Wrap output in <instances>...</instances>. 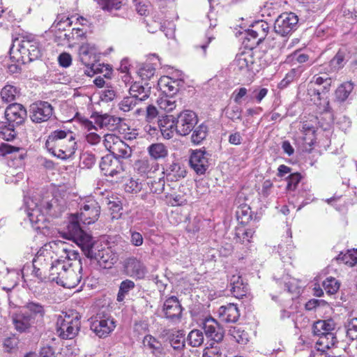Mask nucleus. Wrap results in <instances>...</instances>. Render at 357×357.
Here are the masks:
<instances>
[{
	"label": "nucleus",
	"mask_w": 357,
	"mask_h": 357,
	"mask_svg": "<svg viewBox=\"0 0 357 357\" xmlns=\"http://www.w3.org/2000/svg\"><path fill=\"white\" fill-rule=\"evenodd\" d=\"M26 210L29 222L33 229H40L43 227L47 217L57 218L67 208L66 200L61 196H53L43 198L39 202L31 199L26 202Z\"/></svg>",
	"instance_id": "obj_1"
},
{
	"label": "nucleus",
	"mask_w": 357,
	"mask_h": 357,
	"mask_svg": "<svg viewBox=\"0 0 357 357\" xmlns=\"http://www.w3.org/2000/svg\"><path fill=\"white\" fill-rule=\"evenodd\" d=\"M45 147L49 153L57 158L66 160L77 149L75 134L70 130H56L48 136Z\"/></svg>",
	"instance_id": "obj_2"
},
{
	"label": "nucleus",
	"mask_w": 357,
	"mask_h": 357,
	"mask_svg": "<svg viewBox=\"0 0 357 357\" xmlns=\"http://www.w3.org/2000/svg\"><path fill=\"white\" fill-rule=\"evenodd\" d=\"M335 327L336 324L332 319L319 320L314 323L312 332L318 337L316 342L318 349L329 350L337 343L335 333Z\"/></svg>",
	"instance_id": "obj_3"
},
{
	"label": "nucleus",
	"mask_w": 357,
	"mask_h": 357,
	"mask_svg": "<svg viewBox=\"0 0 357 357\" xmlns=\"http://www.w3.org/2000/svg\"><path fill=\"white\" fill-rule=\"evenodd\" d=\"M79 221L78 215L72 214L66 227L59 233L63 238L75 242L83 251L84 248L91 245L93 238L81 228Z\"/></svg>",
	"instance_id": "obj_4"
},
{
	"label": "nucleus",
	"mask_w": 357,
	"mask_h": 357,
	"mask_svg": "<svg viewBox=\"0 0 357 357\" xmlns=\"http://www.w3.org/2000/svg\"><path fill=\"white\" fill-rule=\"evenodd\" d=\"M80 328V321L77 312H62L58 316L56 331L63 339H73Z\"/></svg>",
	"instance_id": "obj_5"
},
{
	"label": "nucleus",
	"mask_w": 357,
	"mask_h": 357,
	"mask_svg": "<svg viewBox=\"0 0 357 357\" xmlns=\"http://www.w3.org/2000/svg\"><path fill=\"white\" fill-rule=\"evenodd\" d=\"M83 252L86 257L97 261L105 268H111L117 261L116 256L108 248L99 249L93 240L89 246L84 248Z\"/></svg>",
	"instance_id": "obj_6"
},
{
	"label": "nucleus",
	"mask_w": 357,
	"mask_h": 357,
	"mask_svg": "<svg viewBox=\"0 0 357 357\" xmlns=\"http://www.w3.org/2000/svg\"><path fill=\"white\" fill-rule=\"evenodd\" d=\"M98 54L96 46L93 43H86L79 47V59L82 63L88 67L86 73L89 76H93L94 74L101 72L99 68L100 64L97 63Z\"/></svg>",
	"instance_id": "obj_7"
},
{
	"label": "nucleus",
	"mask_w": 357,
	"mask_h": 357,
	"mask_svg": "<svg viewBox=\"0 0 357 357\" xmlns=\"http://www.w3.org/2000/svg\"><path fill=\"white\" fill-rule=\"evenodd\" d=\"M149 155L144 156L134 163L135 171L141 176L153 178L156 171V144L148 148Z\"/></svg>",
	"instance_id": "obj_8"
},
{
	"label": "nucleus",
	"mask_w": 357,
	"mask_h": 357,
	"mask_svg": "<svg viewBox=\"0 0 357 357\" xmlns=\"http://www.w3.org/2000/svg\"><path fill=\"white\" fill-rule=\"evenodd\" d=\"M90 328L99 337H107L116 328V323L112 316L105 312H100L91 318Z\"/></svg>",
	"instance_id": "obj_9"
},
{
	"label": "nucleus",
	"mask_w": 357,
	"mask_h": 357,
	"mask_svg": "<svg viewBox=\"0 0 357 357\" xmlns=\"http://www.w3.org/2000/svg\"><path fill=\"white\" fill-rule=\"evenodd\" d=\"M298 18L294 13H283L275 21V32L282 36L291 35L298 27Z\"/></svg>",
	"instance_id": "obj_10"
},
{
	"label": "nucleus",
	"mask_w": 357,
	"mask_h": 357,
	"mask_svg": "<svg viewBox=\"0 0 357 357\" xmlns=\"http://www.w3.org/2000/svg\"><path fill=\"white\" fill-rule=\"evenodd\" d=\"M26 116V110L20 104L13 103L7 107L5 111V117L9 123V126L11 127L7 140H10L14 138L15 132L13 128L15 126H18L24 122L25 117Z\"/></svg>",
	"instance_id": "obj_11"
},
{
	"label": "nucleus",
	"mask_w": 357,
	"mask_h": 357,
	"mask_svg": "<svg viewBox=\"0 0 357 357\" xmlns=\"http://www.w3.org/2000/svg\"><path fill=\"white\" fill-rule=\"evenodd\" d=\"M50 265L48 267V279L51 281L60 282L61 278L63 275H65V273L68 267H75L79 271H82V266L81 260L75 261V263H70L68 261L61 259H56L49 263Z\"/></svg>",
	"instance_id": "obj_12"
},
{
	"label": "nucleus",
	"mask_w": 357,
	"mask_h": 357,
	"mask_svg": "<svg viewBox=\"0 0 357 357\" xmlns=\"http://www.w3.org/2000/svg\"><path fill=\"white\" fill-rule=\"evenodd\" d=\"M100 206L93 199H86L81 206L79 213L75 214L84 225L94 223L99 218Z\"/></svg>",
	"instance_id": "obj_13"
},
{
	"label": "nucleus",
	"mask_w": 357,
	"mask_h": 357,
	"mask_svg": "<svg viewBox=\"0 0 357 357\" xmlns=\"http://www.w3.org/2000/svg\"><path fill=\"white\" fill-rule=\"evenodd\" d=\"M198 118L192 110H184L181 112L176 121V132L181 136L188 135L195 127Z\"/></svg>",
	"instance_id": "obj_14"
},
{
	"label": "nucleus",
	"mask_w": 357,
	"mask_h": 357,
	"mask_svg": "<svg viewBox=\"0 0 357 357\" xmlns=\"http://www.w3.org/2000/svg\"><path fill=\"white\" fill-rule=\"evenodd\" d=\"M53 111V107L48 102H36L30 106V118L36 123L46 122L52 117Z\"/></svg>",
	"instance_id": "obj_15"
},
{
	"label": "nucleus",
	"mask_w": 357,
	"mask_h": 357,
	"mask_svg": "<svg viewBox=\"0 0 357 357\" xmlns=\"http://www.w3.org/2000/svg\"><path fill=\"white\" fill-rule=\"evenodd\" d=\"M15 43H18V51L22 58L27 57L31 61L40 57L41 50L39 43L33 38L24 37L21 40L17 39Z\"/></svg>",
	"instance_id": "obj_16"
},
{
	"label": "nucleus",
	"mask_w": 357,
	"mask_h": 357,
	"mask_svg": "<svg viewBox=\"0 0 357 357\" xmlns=\"http://www.w3.org/2000/svg\"><path fill=\"white\" fill-rule=\"evenodd\" d=\"M209 155L201 149L193 151L190 155L189 163L191 168L198 175L204 174L209 167Z\"/></svg>",
	"instance_id": "obj_17"
},
{
	"label": "nucleus",
	"mask_w": 357,
	"mask_h": 357,
	"mask_svg": "<svg viewBox=\"0 0 357 357\" xmlns=\"http://www.w3.org/2000/svg\"><path fill=\"white\" fill-rule=\"evenodd\" d=\"M202 328L207 337L217 343L222 340L225 334L224 330L213 318L204 319L202 322Z\"/></svg>",
	"instance_id": "obj_18"
},
{
	"label": "nucleus",
	"mask_w": 357,
	"mask_h": 357,
	"mask_svg": "<svg viewBox=\"0 0 357 357\" xmlns=\"http://www.w3.org/2000/svg\"><path fill=\"white\" fill-rule=\"evenodd\" d=\"M100 168L105 176L112 177L123 171V167L119 158L112 155H107L102 158Z\"/></svg>",
	"instance_id": "obj_19"
},
{
	"label": "nucleus",
	"mask_w": 357,
	"mask_h": 357,
	"mask_svg": "<svg viewBox=\"0 0 357 357\" xmlns=\"http://www.w3.org/2000/svg\"><path fill=\"white\" fill-rule=\"evenodd\" d=\"M254 58L250 50L243 52L236 55L231 66L234 71L245 73L252 70Z\"/></svg>",
	"instance_id": "obj_20"
},
{
	"label": "nucleus",
	"mask_w": 357,
	"mask_h": 357,
	"mask_svg": "<svg viewBox=\"0 0 357 357\" xmlns=\"http://www.w3.org/2000/svg\"><path fill=\"white\" fill-rule=\"evenodd\" d=\"M47 307L36 301H29L23 307V310L36 325L43 323Z\"/></svg>",
	"instance_id": "obj_21"
},
{
	"label": "nucleus",
	"mask_w": 357,
	"mask_h": 357,
	"mask_svg": "<svg viewBox=\"0 0 357 357\" xmlns=\"http://www.w3.org/2000/svg\"><path fill=\"white\" fill-rule=\"evenodd\" d=\"M162 311L167 319L177 321L180 320L182 307L178 298L176 296H171L165 300Z\"/></svg>",
	"instance_id": "obj_22"
},
{
	"label": "nucleus",
	"mask_w": 357,
	"mask_h": 357,
	"mask_svg": "<svg viewBox=\"0 0 357 357\" xmlns=\"http://www.w3.org/2000/svg\"><path fill=\"white\" fill-rule=\"evenodd\" d=\"M85 36V31L79 27L73 28L71 31L65 33H56V40L59 44L76 43Z\"/></svg>",
	"instance_id": "obj_23"
},
{
	"label": "nucleus",
	"mask_w": 357,
	"mask_h": 357,
	"mask_svg": "<svg viewBox=\"0 0 357 357\" xmlns=\"http://www.w3.org/2000/svg\"><path fill=\"white\" fill-rule=\"evenodd\" d=\"M82 272L75 267H68L65 275H63L60 282H58V284L68 289L75 287L82 278Z\"/></svg>",
	"instance_id": "obj_24"
},
{
	"label": "nucleus",
	"mask_w": 357,
	"mask_h": 357,
	"mask_svg": "<svg viewBox=\"0 0 357 357\" xmlns=\"http://www.w3.org/2000/svg\"><path fill=\"white\" fill-rule=\"evenodd\" d=\"M158 126L162 136L165 139H171L176 132V121L172 116L161 114L160 118H158Z\"/></svg>",
	"instance_id": "obj_25"
},
{
	"label": "nucleus",
	"mask_w": 357,
	"mask_h": 357,
	"mask_svg": "<svg viewBox=\"0 0 357 357\" xmlns=\"http://www.w3.org/2000/svg\"><path fill=\"white\" fill-rule=\"evenodd\" d=\"M218 313L220 319L226 323L236 322L240 316L238 308L234 303L220 307Z\"/></svg>",
	"instance_id": "obj_26"
},
{
	"label": "nucleus",
	"mask_w": 357,
	"mask_h": 357,
	"mask_svg": "<svg viewBox=\"0 0 357 357\" xmlns=\"http://www.w3.org/2000/svg\"><path fill=\"white\" fill-rule=\"evenodd\" d=\"M230 291L237 298H242L248 292V284L245 283L238 273L232 275L229 279Z\"/></svg>",
	"instance_id": "obj_27"
},
{
	"label": "nucleus",
	"mask_w": 357,
	"mask_h": 357,
	"mask_svg": "<svg viewBox=\"0 0 357 357\" xmlns=\"http://www.w3.org/2000/svg\"><path fill=\"white\" fill-rule=\"evenodd\" d=\"M1 274L2 275V288L7 291H11L17 284L21 275L19 270H10L8 268H6L5 271L1 272Z\"/></svg>",
	"instance_id": "obj_28"
},
{
	"label": "nucleus",
	"mask_w": 357,
	"mask_h": 357,
	"mask_svg": "<svg viewBox=\"0 0 357 357\" xmlns=\"http://www.w3.org/2000/svg\"><path fill=\"white\" fill-rule=\"evenodd\" d=\"M178 81L172 79L169 76H161L158 80V90L161 95H174L178 91Z\"/></svg>",
	"instance_id": "obj_29"
},
{
	"label": "nucleus",
	"mask_w": 357,
	"mask_h": 357,
	"mask_svg": "<svg viewBox=\"0 0 357 357\" xmlns=\"http://www.w3.org/2000/svg\"><path fill=\"white\" fill-rule=\"evenodd\" d=\"M0 155H10V159L17 161L18 165H22L26 155V151L23 148L11 146L7 143L0 144Z\"/></svg>",
	"instance_id": "obj_30"
},
{
	"label": "nucleus",
	"mask_w": 357,
	"mask_h": 357,
	"mask_svg": "<svg viewBox=\"0 0 357 357\" xmlns=\"http://www.w3.org/2000/svg\"><path fill=\"white\" fill-rule=\"evenodd\" d=\"M344 64L345 54L342 51H339L328 64L322 67L321 70H325L326 74L330 73L335 77L336 73L342 69Z\"/></svg>",
	"instance_id": "obj_31"
},
{
	"label": "nucleus",
	"mask_w": 357,
	"mask_h": 357,
	"mask_svg": "<svg viewBox=\"0 0 357 357\" xmlns=\"http://www.w3.org/2000/svg\"><path fill=\"white\" fill-rule=\"evenodd\" d=\"M13 322L15 329L20 333L26 332L36 324L24 310L13 316Z\"/></svg>",
	"instance_id": "obj_32"
},
{
	"label": "nucleus",
	"mask_w": 357,
	"mask_h": 357,
	"mask_svg": "<svg viewBox=\"0 0 357 357\" xmlns=\"http://www.w3.org/2000/svg\"><path fill=\"white\" fill-rule=\"evenodd\" d=\"M50 258H45L41 255H38L33 259V273L39 280H42L46 278L47 272L48 271L49 261H47Z\"/></svg>",
	"instance_id": "obj_33"
},
{
	"label": "nucleus",
	"mask_w": 357,
	"mask_h": 357,
	"mask_svg": "<svg viewBox=\"0 0 357 357\" xmlns=\"http://www.w3.org/2000/svg\"><path fill=\"white\" fill-rule=\"evenodd\" d=\"M176 101L173 95H164L158 99V118L161 117L162 112H170L176 108Z\"/></svg>",
	"instance_id": "obj_34"
},
{
	"label": "nucleus",
	"mask_w": 357,
	"mask_h": 357,
	"mask_svg": "<svg viewBox=\"0 0 357 357\" xmlns=\"http://www.w3.org/2000/svg\"><path fill=\"white\" fill-rule=\"evenodd\" d=\"M126 269L131 276L141 278L144 276L145 268L143 264L137 259L131 258L128 259L126 264Z\"/></svg>",
	"instance_id": "obj_35"
},
{
	"label": "nucleus",
	"mask_w": 357,
	"mask_h": 357,
	"mask_svg": "<svg viewBox=\"0 0 357 357\" xmlns=\"http://www.w3.org/2000/svg\"><path fill=\"white\" fill-rule=\"evenodd\" d=\"M163 174L166 175L168 180H178L184 178L186 175V171L184 167L179 164L172 163L166 169L163 168Z\"/></svg>",
	"instance_id": "obj_36"
},
{
	"label": "nucleus",
	"mask_w": 357,
	"mask_h": 357,
	"mask_svg": "<svg viewBox=\"0 0 357 357\" xmlns=\"http://www.w3.org/2000/svg\"><path fill=\"white\" fill-rule=\"evenodd\" d=\"M120 121V118L107 114L98 115L96 117V123L100 128H106L109 130H113Z\"/></svg>",
	"instance_id": "obj_37"
},
{
	"label": "nucleus",
	"mask_w": 357,
	"mask_h": 357,
	"mask_svg": "<svg viewBox=\"0 0 357 357\" xmlns=\"http://www.w3.org/2000/svg\"><path fill=\"white\" fill-rule=\"evenodd\" d=\"M114 147L111 155L116 158L126 159L132 155L131 148L121 139H119Z\"/></svg>",
	"instance_id": "obj_38"
},
{
	"label": "nucleus",
	"mask_w": 357,
	"mask_h": 357,
	"mask_svg": "<svg viewBox=\"0 0 357 357\" xmlns=\"http://www.w3.org/2000/svg\"><path fill=\"white\" fill-rule=\"evenodd\" d=\"M254 231L252 229H246L242 224L236 227L235 238L240 243H250Z\"/></svg>",
	"instance_id": "obj_39"
},
{
	"label": "nucleus",
	"mask_w": 357,
	"mask_h": 357,
	"mask_svg": "<svg viewBox=\"0 0 357 357\" xmlns=\"http://www.w3.org/2000/svg\"><path fill=\"white\" fill-rule=\"evenodd\" d=\"M354 89L351 82H347L340 84L335 91V98L339 102H344Z\"/></svg>",
	"instance_id": "obj_40"
},
{
	"label": "nucleus",
	"mask_w": 357,
	"mask_h": 357,
	"mask_svg": "<svg viewBox=\"0 0 357 357\" xmlns=\"http://www.w3.org/2000/svg\"><path fill=\"white\" fill-rule=\"evenodd\" d=\"M231 336L241 344H245L249 341V336L247 332H245L241 326H236L231 327L229 331Z\"/></svg>",
	"instance_id": "obj_41"
},
{
	"label": "nucleus",
	"mask_w": 357,
	"mask_h": 357,
	"mask_svg": "<svg viewBox=\"0 0 357 357\" xmlns=\"http://www.w3.org/2000/svg\"><path fill=\"white\" fill-rule=\"evenodd\" d=\"M204 337L202 331L198 329L191 331L187 337L188 344L193 347L201 346L204 342Z\"/></svg>",
	"instance_id": "obj_42"
},
{
	"label": "nucleus",
	"mask_w": 357,
	"mask_h": 357,
	"mask_svg": "<svg viewBox=\"0 0 357 357\" xmlns=\"http://www.w3.org/2000/svg\"><path fill=\"white\" fill-rule=\"evenodd\" d=\"M169 340L171 346L176 350L184 347V334L181 331H175L169 335Z\"/></svg>",
	"instance_id": "obj_43"
},
{
	"label": "nucleus",
	"mask_w": 357,
	"mask_h": 357,
	"mask_svg": "<svg viewBox=\"0 0 357 357\" xmlns=\"http://www.w3.org/2000/svg\"><path fill=\"white\" fill-rule=\"evenodd\" d=\"M129 94L137 98L139 101H143L148 98L149 94L145 91L144 87L139 83L135 82L129 89Z\"/></svg>",
	"instance_id": "obj_44"
},
{
	"label": "nucleus",
	"mask_w": 357,
	"mask_h": 357,
	"mask_svg": "<svg viewBox=\"0 0 357 357\" xmlns=\"http://www.w3.org/2000/svg\"><path fill=\"white\" fill-rule=\"evenodd\" d=\"M347 337L351 340L357 339V318L349 317L344 323Z\"/></svg>",
	"instance_id": "obj_45"
},
{
	"label": "nucleus",
	"mask_w": 357,
	"mask_h": 357,
	"mask_svg": "<svg viewBox=\"0 0 357 357\" xmlns=\"http://www.w3.org/2000/svg\"><path fill=\"white\" fill-rule=\"evenodd\" d=\"M207 135V127L201 124L193 131L191 136V141L194 144H199L206 138Z\"/></svg>",
	"instance_id": "obj_46"
},
{
	"label": "nucleus",
	"mask_w": 357,
	"mask_h": 357,
	"mask_svg": "<svg viewBox=\"0 0 357 357\" xmlns=\"http://www.w3.org/2000/svg\"><path fill=\"white\" fill-rule=\"evenodd\" d=\"M72 23L73 22L68 17L59 15L54 21L52 27L54 28L56 31H58V33H63V31H66V27L70 26Z\"/></svg>",
	"instance_id": "obj_47"
},
{
	"label": "nucleus",
	"mask_w": 357,
	"mask_h": 357,
	"mask_svg": "<svg viewBox=\"0 0 357 357\" xmlns=\"http://www.w3.org/2000/svg\"><path fill=\"white\" fill-rule=\"evenodd\" d=\"M301 132L305 135V137H303L305 142L310 146L314 144L315 132L313 125L307 122H304L302 125Z\"/></svg>",
	"instance_id": "obj_48"
},
{
	"label": "nucleus",
	"mask_w": 357,
	"mask_h": 357,
	"mask_svg": "<svg viewBox=\"0 0 357 357\" xmlns=\"http://www.w3.org/2000/svg\"><path fill=\"white\" fill-rule=\"evenodd\" d=\"M322 71H324V75H315L311 82L317 85L325 84L324 87V89H327L331 85L332 79H335V77L331 75L330 73L326 74L325 70H321V73H322Z\"/></svg>",
	"instance_id": "obj_49"
},
{
	"label": "nucleus",
	"mask_w": 357,
	"mask_h": 357,
	"mask_svg": "<svg viewBox=\"0 0 357 357\" xmlns=\"http://www.w3.org/2000/svg\"><path fill=\"white\" fill-rule=\"evenodd\" d=\"M252 25L255 30L252 31L255 33L257 35H259V40L262 41V40H264L267 36L269 29L268 23L265 21L261 20L255 22Z\"/></svg>",
	"instance_id": "obj_50"
},
{
	"label": "nucleus",
	"mask_w": 357,
	"mask_h": 357,
	"mask_svg": "<svg viewBox=\"0 0 357 357\" xmlns=\"http://www.w3.org/2000/svg\"><path fill=\"white\" fill-rule=\"evenodd\" d=\"M18 91L15 87L11 85L5 86L1 91V96L3 101L10 102L15 100Z\"/></svg>",
	"instance_id": "obj_51"
},
{
	"label": "nucleus",
	"mask_w": 357,
	"mask_h": 357,
	"mask_svg": "<svg viewBox=\"0 0 357 357\" xmlns=\"http://www.w3.org/2000/svg\"><path fill=\"white\" fill-rule=\"evenodd\" d=\"M139 101L135 97L129 94L126 96L119 103V107L121 110L126 112L132 109Z\"/></svg>",
	"instance_id": "obj_52"
},
{
	"label": "nucleus",
	"mask_w": 357,
	"mask_h": 357,
	"mask_svg": "<svg viewBox=\"0 0 357 357\" xmlns=\"http://www.w3.org/2000/svg\"><path fill=\"white\" fill-rule=\"evenodd\" d=\"M101 8L108 13H112L121 7V0H100Z\"/></svg>",
	"instance_id": "obj_53"
},
{
	"label": "nucleus",
	"mask_w": 357,
	"mask_h": 357,
	"mask_svg": "<svg viewBox=\"0 0 357 357\" xmlns=\"http://www.w3.org/2000/svg\"><path fill=\"white\" fill-rule=\"evenodd\" d=\"M345 264L353 266L357 264V250H348L344 254H340L337 258Z\"/></svg>",
	"instance_id": "obj_54"
},
{
	"label": "nucleus",
	"mask_w": 357,
	"mask_h": 357,
	"mask_svg": "<svg viewBox=\"0 0 357 357\" xmlns=\"http://www.w3.org/2000/svg\"><path fill=\"white\" fill-rule=\"evenodd\" d=\"M242 108L236 104L228 107L225 109V114L227 118L233 121L241 120Z\"/></svg>",
	"instance_id": "obj_55"
},
{
	"label": "nucleus",
	"mask_w": 357,
	"mask_h": 357,
	"mask_svg": "<svg viewBox=\"0 0 357 357\" xmlns=\"http://www.w3.org/2000/svg\"><path fill=\"white\" fill-rule=\"evenodd\" d=\"M248 89L245 87H241L239 89H235L232 94L231 98L234 100V102L241 105L243 102V100H247V102L249 101L250 96H248Z\"/></svg>",
	"instance_id": "obj_56"
},
{
	"label": "nucleus",
	"mask_w": 357,
	"mask_h": 357,
	"mask_svg": "<svg viewBox=\"0 0 357 357\" xmlns=\"http://www.w3.org/2000/svg\"><path fill=\"white\" fill-rule=\"evenodd\" d=\"M323 287L326 292L331 295L337 292V291L339 289L340 284L336 279L330 277L327 278L323 282Z\"/></svg>",
	"instance_id": "obj_57"
},
{
	"label": "nucleus",
	"mask_w": 357,
	"mask_h": 357,
	"mask_svg": "<svg viewBox=\"0 0 357 357\" xmlns=\"http://www.w3.org/2000/svg\"><path fill=\"white\" fill-rule=\"evenodd\" d=\"M135 287V284L132 281L126 280L121 283L119 291L117 295V301L121 302L124 299L126 294L132 289Z\"/></svg>",
	"instance_id": "obj_58"
},
{
	"label": "nucleus",
	"mask_w": 357,
	"mask_h": 357,
	"mask_svg": "<svg viewBox=\"0 0 357 357\" xmlns=\"http://www.w3.org/2000/svg\"><path fill=\"white\" fill-rule=\"evenodd\" d=\"M59 245L62 249L63 252L66 254V257H65L66 261H68L70 263H75V261H78L79 260H77L79 257V253L75 250L69 249L64 242L59 241Z\"/></svg>",
	"instance_id": "obj_59"
},
{
	"label": "nucleus",
	"mask_w": 357,
	"mask_h": 357,
	"mask_svg": "<svg viewBox=\"0 0 357 357\" xmlns=\"http://www.w3.org/2000/svg\"><path fill=\"white\" fill-rule=\"evenodd\" d=\"M300 76V73L296 69H291L279 84V87L282 89L287 87L290 83L296 80Z\"/></svg>",
	"instance_id": "obj_60"
},
{
	"label": "nucleus",
	"mask_w": 357,
	"mask_h": 357,
	"mask_svg": "<svg viewBox=\"0 0 357 357\" xmlns=\"http://www.w3.org/2000/svg\"><path fill=\"white\" fill-rule=\"evenodd\" d=\"M268 91L266 88H255L252 91V96H250L249 101L252 102L255 100L257 103L261 102L266 96Z\"/></svg>",
	"instance_id": "obj_61"
},
{
	"label": "nucleus",
	"mask_w": 357,
	"mask_h": 357,
	"mask_svg": "<svg viewBox=\"0 0 357 357\" xmlns=\"http://www.w3.org/2000/svg\"><path fill=\"white\" fill-rule=\"evenodd\" d=\"M120 137L114 134H107L104 137L103 144L110 153L114 149V146L119 142Z\"/></svg>",
	"instance_id": "obj_62"
},
{
	"label": "nucleus",
	"mask_w": 357,
	"mask_h": 357,
	"mask_svg": "<svg viewBox=\"0 0 357 357\" xmlns=\"http://www.w3.org/2000/svg\"><path fill=\"white\" fill-rule=\"evenodd\" d=\"M155 74V68L153 64H144L139 69V75L142 79H149Z\"/></svg>",
	"instance_id": "obj_63"
},
{
	"label": "nucleus",
	"mask_w": 357,
	"mask_h": 357,
	"mask_svg": "<svg viewBox=\"0 0 357 357\" xmlns=\"http://www.w3.org/2000/svg\"><path fill=\"white\" fill-rule=\"evenodd\" d=\"M116 92L112 87H107L102 91L100 98L102 101L108 102L116 98Z\"/></svg>",
	"instance_id": "obj_64"
}]
</instances>
